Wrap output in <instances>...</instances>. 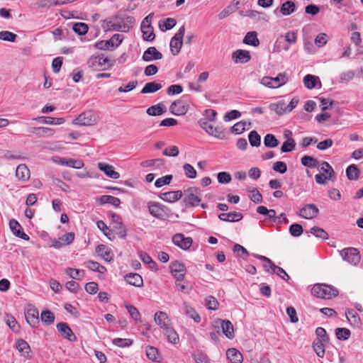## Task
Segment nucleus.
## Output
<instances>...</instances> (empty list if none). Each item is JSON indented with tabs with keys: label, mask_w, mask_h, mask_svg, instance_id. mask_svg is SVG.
Listing matches in <instances>:
<instances>
[{
	"label": "nucleus",
	"mask_w": 363,
	"mask_h": 363,
	"mask_svg": "<svg viewBox=\"0 0 363 363\" xmlns=\"http://www.w3.org/2000/svg\"><path fill=\"white\" fill-rule=\"evenodd\" d=\"M170 269L172 274L178 281L183 279L186 272V267L184 264L177 261L172 262L170 265Z\"/></svg>",
	"instance_id": "nucleus-15"
},
{
	"label": "nucleus",
	"mask_w": 363,
	"mask_h": 363,
	"mask_svg": "<svg viewBox=\"0 0 363 363\" xmlns=\"http://www.w3.org/2000/svg\"><path fill=\"white\" fill-rule=\"evenodd\" d=\"M162 86L161 84L156 82H151L145 84L143 89L141 90L142 94H150L155 93L162 89Z\"/></svg>",
	"instance_id": "nucleus-35"
},
{
	"label": "nucleus",
	"mask_w": 363,
	"mask_h": 363,
	"mask_svg": "<svg viewBox=\"0 0 363 363\" xmlns=\"http://www.w3.org/2000/svg\"><path fill=\"white\" fill-rule=\"evenodd\" d=\"M182 191L178 190L161 194L160 198L164 201L172 203L179 200L182 197Z\"/></svg>",
	"instance_id": "nucleus-22"
},
{
	"label": "nucleus",
	"mask_w": 363,
	"mask_h": 363,
	"mask_svg": "<svg viewBox=\"0 0 363 363\" xmlns=\"http://www.w3.org/2000/svg\"><path fill=\"white\" fill-rule=\"evenodd\" d=\"M125 308L132 318H133L135 321L140 320V313L135 306L130 304H126Z\"/></svg>",
	"instance_id": "nucleus-60"
},
{
	"label": "nucleus",
	"mask_w": 363,
	"mask_h": 363,
	"mask_svg": "<svg viewBox=\"0 0 363 363\" xmlns=\"http://www.w3.org/2000/svg\"><path fill=\"white\" fill-rule=\"evenodd\" d=\"M125 280L130 285L140 287L143 285L142 277L138 273H129L125 276Z\"/></svg>",
	"instance_id": "nucleus-23"
},
{
	"label": "nucleus",
	"mask_w": 363,
	"mask_h": 363,
	"mask_svg": "<svg viewBox=\"0 0 363 363\" xmlns=\"http://www.w3.org/2000/svg\"><path fill=\"white\" fill-rule=\"evenodd\" d=\"M26 318L28 323L34 326L35 323L39 322L38 311L36 309H30L27 312Z\"/></svg>",
	"instance_id": "nucleus-44"
},
{
	"label": "nucleus",
	"mask_w": 363,
	"mask_h": 363,
	"mask_svg": "<svg viewBox=\"0 0 363 363\" xmlns=\"http://www.w3.org/2000/svg\"><path fill=\"white\" fill-rule=\"evenodd\" d=\"M301 164L303 166L309 168L319 167V162L317 160V159L308 155H305L301 158Z\"/></svg>",
	"instance_id": "nucleus-43"
},
{
	"label": "nucleus",
	"mask_w": 363,
	"mask_h": 363,
	"mask_svg": "<svg viewBox=\"0 0 363 363\" xmlns=\"http://www.w3.org/2000/svg\"><path fill=\"white\" fill-rule=\"evenodd\" d=\"M33 120L40 123L48 125H61L65 121L64 118H52L45 116H39L33 118Z\"/></svg>",
	"instance_id": "nucleus-26"
},
{
	"label": "nucleus",
	"mask_w": 363,
	"mask_h": 363,
	"mask_svg": "<svg viewBox=\"0 0 363 363\" xmlns=\"http://www.w3.org/2000/svg\"><path fill=\"white\" fill-rule=\"evenodd\" d=\"M17 35L7 30L0 31V40L8 42H14Z\"/></svg>",
	"instance_id": "nucleus-57"
},
{
	"label": "nucleus",
	"mask_w": 363,
	"mask_h": 363,
	"mask_svg": "<svg viewBox=\"0 0 363 363\" xmlns=\"http://www.w3.org/2000/svg\"><path fill=\"white\" fill-rule=\"evenodd\" d=\"M101 59L102 57H100V56L91 57L87 62L89 67L94 70L99 69V68L101 67L100 63Z\"/></svg>",
	"instance_id": "nucleus-58"
},
{
	"label": "nucleus",
	"mask_w": 363,
	"mask_h": 363,
	"mask_svg": "<svg viewBox=\"0 0 363 363\" xmlns=\"http://www.w3.org/2000/svg\"><path fill=\"white\" fill-rule=\"evenodd\" d=\"M325 341L315 340L313 342V348L317 356L323 358L325 356Z\"/></svg>",
	"instance_id": "nucleus-38"
},
{
	"label": "nucleus",
	"mask_w": 363,
	"mask_h": 363,
	"mask_svg": "<svg viewBox=\"0 0 363 363\" xmlns=\"http://www.w3.org/2000/svg\"><path fill=\"white\" fill-rule=\"evenodd\" d=\"M164 112L165 108L160 104L152 106L147 110V113L150 116H160Z\"/></svg>",
	"instance_id": "nucleus-52"
},
{
	"label": "nucleus",
	"mask_w": 363,
	"mask_h": 363,
	"mask_svg": "<svg viewBox=\"0 0 363 363\" xmlns=\"http://www.w3.org/2000/svg\"><path fill=\"white\" fill-rule=\"evenodd\" d=\"M218 218L223 221L238 222L243 218V216L239 212L222 213L218 215Z\"/></svg>",
	"instance_id": "nucleus-25"
},
{
	"label": "nucleus",
	"mask_w": 363,
	"mask_h": 363,
	"mask_svg": "<svg viewBox=\"0 0 363 363\" xmlns=\"http://www.w3.org/2000/svg\"><path fill=\"white\" fill-rule=\"evenodd\" d=\"M232 59L235 63H247L251 60V56L247 50H237L233 52Z\"/></svg>",
	"instance_id": "nucleus-18"
},
{
	"label": "nucleus",
	"mask_w": 363,
	"mask_h": 363,
	"mask_svg": "<svg viewBox=\"0 0 363 363\" xmlns=\"http://www.w3.org/2000/svg\"><path fill=\"white\" fill-rule=\"evenodd\" d=\"M113 343L120 347H129L133 344V340L128 338H115Z\"/></svg>",
	"instance_id": "nucleus-62"
},
{
	"label": "nucleus",
	"mask_w": 363,
	"mask_h": 363,
	"mask_svg": "<svg viewBox=\"0 0 363 363\" xmlns=\"http://www.w3.org/2000/svg\"><path fill=\"white\" fill-rule=\"evenodd\" d=\"M303 227L301 225L294 223L289 227V233L294 237H298L303 233Z\"/></svg>",
	"instance_id": "nucleus-63"
},
{
	"label": "nucleus",
	"mask_w": 363,
	"mask_h": 363,
	"mask_svg": "<svg viewBox=\"0 0 363 363\" xmlns=\"http://www.w3.org/2000/svg\"><path fill=\"white\" fill-rule=\"evenodd\" d=\"M40 318L45 324L50 325L55 320V315L50 311L46 310L41 313Z\"/></svg>",
	"instance_id": "nucleus-56"
},
{
	"label": "nucleus",
	"mask_w": 363,
	"mask_h": 363,
	"mask_svg": "<svg viewBox=\"0 0 363 363\" xmlns=\"http://www.w3.org/2000/svg\"><path fill=\"white\" fill-rule=\"evenodd\" d=\"M98 168L109 178L117 179L120 177V174L115 171L114 167L110 164L99 162L98 163Z\"/></svg>",
	"instance_id": "nucleus-21"
},
{
	"label": "nucleus",
	"mask_w": 363,
	"mask_h": 363,
	"mask_svg": "<svg viewBox=\"0 0 363 363\" xmlns=\"http://www.w3.org/2000/svg\"><path fill=\"white\" fill-rule=\"evenodd\" d=\"M96 252L101 256L106 261L111 262L113 259V255L111 250L106 245H100L96 249Z\"/></svg>",
	"instance_id": "nucleus-28"
},
{
	"label": "nucleus",
	"mask_w": 363,
	"mask_h": 363,
	"mask_svg": "<svg viewBox=\"0 0 363 363\" xmlns=\"http://www.w3.org/2000/svg\"><path fill=\"white\" fill-rule=\"evenodd\" d=\"M97 122L96 115L91 111H86L75 118L74 124L79 125H93Z\"/></svg>",
	"instance_id": "nucleus-9"
},
{
	"label": "nucleus",
	"mask_w": 363,
	"mask_h": 363,
	"mask_svg": "<svg viewBox=\"0 0 363 363\" xmlns=\"http://www.w3.org/2000/svg\"><path fill=\"white\" fill-rule=\"evenodd\" d=\"M243 43L252 46H258L259 44L257 35L255 31L248 32L243 39Z\"/></svg>",
	"instance_id": "nucleus-34"
},
{
	"label": "nucleus",
	"mask_w": 363,
	"mask_h": 363,
	"mask_svg": "<svg viewBox=\"0 0 363 363\" xmlns=\"http://www.w3.org/2000/svg\"><path fill=\"white\" fill-rule=\"evenodd\" d=\"M16 176L18 180L26 182L30 178V170L26 164H19L16 170Z\"/></svg>",
	"instance_id": "nucleus-27"
},
{
	"label": "nucleus",
	"mask_w": 363,
	"mask_h": 363,
	"mask_svg": "<svg viewBox=\"0 0 363 363\" xmlns=\"http://www.w3.org/2000/svg\"><path fill=\"white\" fill-rule=\"evenodd\" d=\"M140 27L143 39L147 41H152L155 38V35L151 25H147L146 27L141 26Z\"/></svg>",
	"instance_id": "nucleus-37"
},
{
	"label": "nucleus",
	"mask_w": 363,
	"mask_h": 363,
	"mask_svg": "<svg viewBox=\"0 0 363 363\" xmlns=\"http://www.w3.org/2000/svg\"><path fill=\"white\" fill-rule=\"evenodd\" d=\"M311 293L313 296L323 299H331L338 294L336 288L331 285L325 284H316L311 289Z\"/></svg>",
	"instance_id": "nucleus-2"
},
{
	"label": "nucleus",
	"mask_w": 363,
	"mask_h": 363,
	"mask_svg": "<svg viewBox=\"0 0 363 363\" xmlns=\"http://www.w3.org/2000/svg\"><path fill=\"white\" fill-rule=\"evenodd\" d=\"M55 162L62 166L70 167L74 169H81L84 163L81 160L74 159H66L64 157H57L53 160Z\"/></svg>",
	"instance_id": "nucleus-17"
},
{
	"label": "nucleus",
	"mask_w": 363,
	"mask_h": 363,
	"mask_svg": "<svg viewBox=\"0 0 363 363\" xmlns=\"http://www.w3.org/2000/svg\"><path fill=\"white\" fill-rule=\"evenodd\" d=\"M16 348L18 351L24 357L29 359L30 358V348L27 342L23 340H18L16 343Z\"/></svg>",
	"instance_id": "nucleus-30"
},
{
	"label": "nucleus",
	"mask_w": 363,
	"mask_h": 363,
	"mask_svg": "<svg viewBox=\"0 0 363 363\" xmlns=\"http://www.w3.org/2000/svg\"><path fill=\"white\" fill-rule=\"evenodd\" d=\"M227 358L232 363H242L243 362L242 354L235 348H230L226 351Z\"/></svg>",
	"instance_id": "nucleus-24"
},
{
	"label": "nucleus",
	"mask_w": 363,
	"mask_h": 363,
	"mask_svg": "<svg viewBox=\"0 0 363 363\" xmlns=\"http://www.w3.org/2000/svg\"><path fill=\"white\" fill-rule=\"evenodd\" d=\"M319 213L318 208L313 203H308L303 206L298 213V215L306 219H312Z\"/></svg>",
	"instance_id": "nucleus-10"
},
{
	"label": "nucleus",
	"mask_w": 363,
	"mask_h": 363,
	"mask_svg": "<svg viewBox=\"0 0 363 363\" xmlns=\"http://www.w3.org/2000/svg\"><path fill=\"white\" fill-rule=\"evenodd\" d=\"M264 144L266 147L274 148L278 146L279 141L272 134H267L264 138Z\"/></svg>",
	"instance_id": "nucleus-50"
},
{
	"label": "nucleus",
	"mask_w": 363,
	"mask_h": 363,
	"mask_svg": "<svg viewBox=\"0 0 363 363\" xmlns=\"http://www.w3.org/2000/svg\"><path fill=\"white\" fill-rule=\"evenodd\" d=\"M213 326L215 329L221 328L223 333L229 339L235 337L233 325L228 320L217 318L213 321Z\"/></svg>",
	"instance_id": "nucleus-8"
},
{
	"label": "nucleus",
	"mask_w": 363,
	"mask_h": 363,
	"mask_svg": "<svg viewBox=\"0 0 363 363\" xmlns=\"http://www.w3.org/2000/svg\"><path fill=\"white\" fill-rule=\"evenodd\" d=\"M288 79L286 73H279L275 77H264L261 79V84L271 89H277L285 84Z\"/></svg>",
	"instance_id": "nucleus-3"
},
{
	"label": "nucleus",
	"mask_w": 363,
	"mask_h": 363,
	"mask_svg": "<svg viewBox=\"0 0 363 363\" xmlns=\"http://www.w3.org/2000/svg\"><path fill=\"white\" fill-rule=\"evenodd\" d=\"M296 147V143L295 140L292 138H288L287 140H286L281 147V152H289L294 150Z\"/></svg>",
	"instance_id": "nucleus-55"
},
{
	"label": "nucleus",
	"mask_w": 363,
	"mask_h": 363,
	"mask_svg": "<svg viewBox=\"0 0 363 363\" xmlns=\"http://www.w3.org/2000/svg\"><path fill=\"white\" fill-rule=\"evenodd\" d=\"M185 33V28L184 26L179 28L174 36L170 41V50L173 55H177L181 50L183 45V38Z\"/></svg>",
	"instance_id": "nucleus-5"
},
{
	"label": "nucleus",
	"mask_w": 363,
	"mask_h": 363,
	"mask_svg": "<svg viewBox=\"0 0 363 363\" xmlns=\"http://www.w3.org/2000/svg\"><path fill=\"white\" fill-rule=\"evenodd\" d=\"M183 311L186 315L189 316L196 323H199L201 321L199 315L196 313V310L193 307L185 304L184 306Z\"/></svg>",
	"instance_id": "nucleus-41"
},
{
	"label": "nucleus",
	"mask_w": 363,
	"mask_h": 363,
	"mask_svg": "<svg viewBox=\"0 0 363 363\" xmlns=\"http://www.w3.org/2000/svg\"><path fill=\"white\" fill-rule=\"evenodd\" d=\"M143 60L145 62H150L162 58V54L155 47L148 48L143 55Z\"/></svg>",
	"instance_id": "nucleus-20"
},
{
	"label": "nucleus",
	"mask_w": 363,
	"mask_h": 363,
	"mask_svg": "<svg viewBox=\"0 0 363 363\" xmlns=\"http://www.w3.org/2000/svg\"><path fill=\"white\" fill-rule=\"evenodd\" d=\"M249 142L252 147H259L261 144V137L256 130H252L248 135Z\"/></svg>",
	"instance_id": "nucleus-48"
},
{
	"label": "nucleus",
	"mask_w": 363,
	"mask_h": 363,
	"mask_svg": "<svg viewBox=\"0 0 363 363\" xmlns=\"http://www.w3.org/2000/svg\"><path fill=\"white\" fill-rule=\"evenodd\" d=\"M100 203L101 204L110 203L116 207H118L121 203V201L117 197L110 195H104L100 198Z\"/></svg>",
	"instance_id": "nucleus-45"
},
{
	"label": "nucleus",
	"mask_w": 363,
	"mask_h": 363,
	"mask_svg": "<svg viewBox=\"0 0 363 363\" xmlns=\"http://www.w3.org/2000/svg\"><path fill=\"white\" fill-rule=\"evenodd\" d=\"M163 333L171 343L177 344L179 342V335L171 325L164 330Z\"/></svg>",
	"instance_id": "nucleus-39"
},
{
	"label": "nucleus",
	"mask_w": 363,
	"mask_h": 363,
	"mask_svg": "<svg viewBox=\"0 0 363 363\" xmlns=\"http://www.w3.org/2000/svg\"><path fill=\"white\" fill-rule=\"evenodd\" d=\"M154 319L157 325L160 326L162 330L171 325V320L167 314L163 311H157L155 313Z\"/></svg>",
	"instance_id": "nucleus-14"
},
{
	"label": "nucleus",
	"mask_w": 363,
	"mask_h": 363,
	"mask_svg": "<svg viewBox=\"0 0 363 363\" xmlns=\"http://www.w3.org/2000/svg\"><path fill=\"white\" fill-rule=\"evenodd\" d=\"M31 132L38 137H51L55 133L54 129L46 127L33 128Z\"/></svg>",
	"instance_id": "nucleus-33"
},
{
	"label": "nucleus",
	"mask_w": 363,
	"mask_h": 363,
	"mask_svg": "<svg viewBox=\"0 0 363 363\" xmlns=\"http://www.w3.org/2000/svg\"><path fill=\"white\" fill-rule=\"evenodd\" d=\"M169 111L174 115L182 116L184 115L187 112L188 108L183 101L178 100L174 101L171 104Z\"/></svg>",
	"instance_id": "nucleus-19"
},
{
	"label": "nucleus",
	"mask_w": 363,
	"mask_h": 363,
	"mask_svg": "<svg viewBox=\"0 0 363 363\" xmlns=\"http://www.w3.org/2000/svg\"><path fill=\"white\" fill-rule=\"evenodd\" d=\"M123 40V36L121 34H114L108 40H101L96 43L95 47L99 50H113L121 45Z\"/></svg>",
	"instance_id": "nucleus-4"
},
{
	"label": "nucleus",
	"mask_w": 363,
	"mask_h": 363,
	"mask_svg": "<svg viewBox=\"0 0 363 363\" xmlns=\"http://www.w3.org/2000/svg\"><path fill=\"white\" fill-rule=\"evenodd\" d=\"M183 168L184 174L188 178L194 179L196 177V171L190 164H184Z\"/></svg>",
	"instance_id": "nucleus-64"
},
{
	"label": "nucleus",
	"mask_w": 363,
	"mask_h": 363,
	"mask_svg": "<svg viewBox=\"0 0 363 363\" xmlns=\"http://www.w3.org/2000/svg\"><path fill=\"white\" fill-rule=\"evenodd\" d=\"M177 24V21L172 18H167L163 24L160 23L159 26L162 30H170Z\"/></svg>",
	"instance_id": "nucleus-59"
},
{
	"label": "nucleus",
	"mask_w": 363,
	"mask_h": 363,
	"mask_svg": "<svg viewBox=\"0 0 363 363\" xmlns=\"http://www.w3.org/2000/svg\"><path fill=\"white\" fill-rule=\"evenodd\" d=\"M340 254L345 261L352 265H357L361 259L359 252L354 247L345 248L340 252Z\"/></svg>",
	"instance_id": "nucleus-6"
},
{
	"label": "nucleus",
	"mask_w": 363,
	"mask_h": 363,
	"mask_svg": "<svg viewBox=\"0 0 363 363\" xmlns=\"http://www.w3.org/2000/svg\"><path fill=\"white\" fill-rule=\"evenodd\" d=\"M303 81L304 86L307 89H312L315 87L318 81H319V78L312 74H307L303 77Z\"/></svg>",
	"instance_id": "nucleus-40"
},
{
	"label": "nucleus",
	"mask_w": 363,
	"mask_h": 363,
	"mask_svg": "<svg viewBox=\"0 0 363 363\" xmlns=\"http://www.w3.org/2000/svg\"><path fill=\"white\" fill-rule=\"evenodd\" d=\"M186 196L184 197L183 202L186 206H196L201 202L199 196L201 191L197 187H191L186 190Z\"/></svg>",
	"instance_id": "nucleus-7"
},
{
	"label": "nucleus",
	"mask_w": 363,
	"mask_h": 363,
	"mask_svg": "<svg viewBox=\"0 0 363 363\" xmlns=\"http://www.w3.org/2000/svg\"><path fill=\"white\" fill-rule=\"evenodd\" d=\"M296 9V5L293 1H288L284 2L280 9V12L284 16H289Z\"/></svg>",
	"instance_id": "nucleus-42"
},
{
	"label": "nucleus",
	"mask_w": 363,
	"mask_h": 363,
	"mask_svg": "<svg viewBox=\"0 0 363 363\" xmlns=\"http://www.w3.org/2000/svg\"><path fill=\"white\" fill-rule=\"evenodd\" d=\"M206 132L216 138L224 140L225 139V133L224 130L220 127H215L212 124L208 126Z\"/></svg>",
	"instance_id": "nucleus-31"
},
{
	"label": "nucleus",
	"mask_w": 363,
	"mask_h": 363,
	"mask_svg": "<svg viewBox=\"0 0 363 363\" xmlns=\"http://www.w3.org/2000/svg\"><path fill=\"white\" fill-rule=\"evenodd\" d=\"M350 331L345 328H337L335 329V335L338 340H346L350 336Z\"/></svg>",
	"instance_id": "nucleus-54"
},
{
	"label": "nucleus",
	"mask_w": 363,
	"mask_h": 363,
	"mask_svg": "<svg viewBox=\"0 0 363 363\" xmlns=\"http://www.w3.org/2000/svg\"><path fill=\"white\" fill-rule=\"evenodd\" d=\"M256 258L263 261V267L267 272L269 271V269L273 272L277 267L270 259L263 255H253Z\"/></svg>",
	"instance_id": "nucleus-46"
},
{
	"label": "nucleus",
	"mask_w": 363,
	"mask_h": 363,
	"mask_svg": "<svg viewBox=\"0 0 363 363\" xmlns=\"http://www.w3.org/2000/svg\"><path fill=\"white\" fill-rule=\"evenodd\" d=\"M320 171L322 172V173H324L327 176V178H328V179L333 180V177L335 176V172L328 162H322Z\"/></svg>",
	"instance_id": "nucleus-51"
},
{
	"label": "nucleus",
	"mask_w": 363,
	"mask_h": 363,
	"mask_svg": "<svg viewBox=\"0 0 363 363\" xmlns=\"http://www.w3.org/2000/svg\"><path fill=\"white\" fill-rule=\"evenodd\" d=\"M345 315L347 320L352 325L358 327L361 325L360 318L353 309H347Z\"/></svg>",
	"instance_id": "nucleus-32"
},
{
	"label": "nucleus",
	"mask_w": 363,
	"mask_h": 363,
	"mask_svg": "<svg viewBox=\"0 0 363 363\" xmlns=\"http://www.w3.org/2000/svg\"><path fill=\"white\" fill-rule=\"evenodd\" d=\"M147 207L149 213L153 217L160 219L166 215L165 209L167 208L160 203L155 201H150L147 203Z\"/></svg>",
	"instance_id": "nucleus-11"
},
{
	"label": "nucleus",
	"mask_w": 363,
	"mask_h": 363,
	"mask_svg": "<svg viewBox=\"0 0 363 363\" xmlns=\"http://www.w3.org/2000/svg\"><path fill=\"white\" fill-rule=\"evenodd\" d=\"M6 323L13 331L18 332L19 330L20 326L18 325L13 316L7 315L6 317Z\"/></svg>",
	"instance_id": "nucleus-61"
},
{
	"label": "nucleus",
	"mask_w": 363,
	"mask_h": 363,
	"mask_svg": "<svg viewBox=\"0 0 363 363\" xmlns=\"http://www.w3.org/2000/svg\"><path fill=\"white\" fill-rule=\"evenodd\" d=\"M84 265L88 269L94 272H98L99 273H104L106 271V268L104 266L101 265L99 263L95 261L89 260L86 262Z\"/></svg>",
	"instance_id": "nucleus-49"
},
{
	"label": "nucleus",
	"mask_w": 363,
	"mask_h": 363,
	"mask_svg": "<svg viewBox=\"0 0 363 363\" xmlns=\"http://www.w3.org/2000/svg\"><path fill=\"white\" fill-rule=\"evenodd\" d=\"M88 28V26L84 23H75L72 26L73 31L79 35H85Z\"/></svg>",
	"instance_id": "nucleus-53"
},
{
	"label": "nucleus",
	"mask_w": 363,
	"mask_h": 363,
	"mask_svg": "<svg viewBox=\"0 0 363 363\" xmlns=\"http://www.w3.org/2000/svg\"><path fill=\"white\" fill-rule=\"evenodd\" d=\"M135 23L134 17L125 15H116L110 16L102 21L101 27L107 31L128 32Z\"/></svg>",
	"instance_id": "nucleus-1"
},
{
	"label": "nucleus",
	"mask_w": 363,
	"mask_h": 363,
	"mask_svg": "<svg viewBox=\"0 0 363 363\" xmlns=\"http://www.w3.org/2000/svg\"><path fill=\"white\" fill-rule=\"evenodd\" d=\"M360 174L359 169L355 164H351L346 169V175L349 180H357Z\"/></svg>",
	"instance_id": "nucleus-36"
},
{
	"label": "nucleus",
	"mask_w": 363,
	"mask_h": 363,
	"mask_svg": "<svg viewBox=\"0 0 363 363\" xmlns=\"http://www.w3.org/2000/svg\"><path fill=\"white\" fill-rule=\"evenodd\" d=\"M310 233L315 235L316 238H320L322 240H327L328 238V233L324 229L318 226H313L311 228Z\"/></svg>",
	"instance_id": "nucleus-47"
},
{
	"label": "nucleus",
	"mask_w": 363,
	"mask_h": 363,
	"mask_svg": "<svg viewBox=\"0 0 363 363\" xmlns=\"http://www.w3.org/2000/svg\"><path fill=\"white\" fill-rule=\"evenodd\" d=\"M269 108L274 111L278 116H282L287 113L286 110V103L284 100H281L277 103H272L269 105Z\"/></svg>",
	"instance_id": "nucleus-29"
},
{
	"label": "nucleus",
	"mask_w": 363,
	"mask_h": 363,
	"mask_svg": "<svg viewBox=\"0 0 363 363\" xmlns=\"http://www.w3.org/2000/svg\"><path fill=\"white\" fill-rule=\"evenodd\" d=\"M172 242L175 245L186 250L191 246L193 240L190 237H184L183 234L177 233L173 236Z\"/></svg>",
	"instance_id": "nucleus-12"
},
{
	"label": "nucleus",
	"mask_w": 363,
	"mask_h": 363,
	"mask_svg": "<svg viewBox=\"0 0 363 363\" xmlns=\"http://www.w3.org/2000/svg\"><path fill=\"white\" fill-rule=\"evenodd\" d=\"M56 328L58 332L64 338L71 342H74L77 340L75 335L67 323H59L57 324Z\"/></svg>",
	"instance_id": "nucleus-13"
},
{
	"label": "nucleus",
	"mask_w": 363,
	"mask_h": 363,
	"mask_svg": "<svg viewBox=\"0 0 363 363\" xmlns=\"http://www.w3.org/2000/svg\"><path fill=\"white\" fill-rule=\"evenodd\" d=\"M9 228L15 236L24 240H29V236L22 230V227L17 220L14 219L11 220L9 221Z\"/></svg>",
	"instance_id": "nucleus-16"
}]
</instances>
